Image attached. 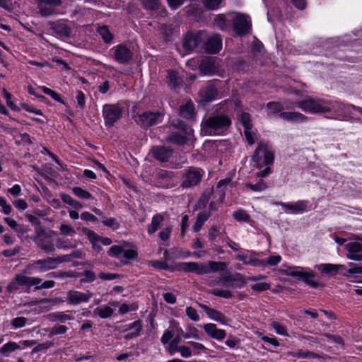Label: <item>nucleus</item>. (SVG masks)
<instances>
[{
	"label": "nucleus",
	"mask_w": 362,
	"mask_h": 362,
	"mask_svg": "<svg viewBox=\"0 0 362 362\" xmlns=\"http://www.w3.org/2000/svg\"><path fill=\"white\" fill-rule=\"evenodd\" d=\"M254 165L257 168H265L257 173L258 177H264L270 173V164L272 163V152L269 150L268 146L263 143H259L252 156Z\"/></svg>",
	"instance_id": "f03ea898"
},
{
	"label": "nucleus",
	"mask_w": 362,
	"mask_h": 362,
	"mask_svg": "<svg viewBox=\"0 0 362 362\" xmlns=\"http://www.w3.org/2000/svg\"><path fill=\"white\" fill-rule=\"evenodd\" d=\"M209 272H222L224 271L227 268V264L223 262H209Z\"/></svg>",
	"instance_id": "49530a36"
},
{
	"label": "nucleus",
	"mask_w": 362,
	"mask_h": 362,
	"mask_svg": "<svg viewBox=\"0 0 362 362\" xmlns=\"http://www.w3.org/2000/svg\"><path fill=\"white\" fill-rule=\"evenodd\" d=\"M24 288L26 289L27 292L29 291V290H28L27 276L25 275V272H23L14 275L7 284L6 290L9 294H11L18 293L21 288Z\"/></svg>",
	"instance_id": "9d476101"
},
{
	"label": "nucleus",
	"mask_w": 362,
	"mask_h": 362,
	"mask_svg": "<svg viewBox=\"0 0 362 362\" xmlns=\"http://www.w3.org/2000/svg\"><path fill=\"white\" fill-rule=\"evenodd\" d=\"M161 29L165 40L168 41L174 34L179 32V25L177 24H164Z\"/></svg>",
	"instance_id": "2f4dec72"
},
{
	"label": "nucleus",
	"mask_w": 362,
	"mask_h": 362,
	"mask_svg": "<svg viewBox=\"0 0 362 362\" xmlns=\"http://www.w3.org/2000/svg\"><path fill=\"white\" fill-rule=\"evenodd\" d=\"M163 115L159 112H144L139 115L136 122L142 128L147 129L151 126L156 125L163 120Z\"/></svg>",
	"instance_id": "1a4fd4ad"
},
{
	"label": "nucleus",
	"mask_w": 362,
	"mask_h": 362,
	"mask_svg": "<svg viewBox=\"0 0 362 362\" xmlns=\"http://www.w3.org/2000/svg\"><path fill=\"white\" fill-rule=\"evenodd\" d=\"M53 346H54V343L52 341H47L44 343L39 344L36 346H35L33 349L32 352L37 353V352L45 351Z\"/></svg>",
	"instance_id": "13d9d810"
},
{
	"label": "nucleus",
	"mask_w": 362,
	"mask_h": 362,
	"mask_svg": "<svg viewBox=\"0 0 362 362\" xmlns=\"http://www.w3.org/2000/svg\"><path fill=\"white\" fill-rule=\"evenodd\" d=\"M49 318L52 321H57L64 323L68 320H72L73 317L63 312H57L49 314Z\"/></svg>",
	"instance_id": "ea45409f"
},
{
	"label": "nucleus",
	"mask_w": 362,
	"mask_h": 362,
	"mask_svg": "<svg viewBox=\"0 0 362 362\" xmlns=\"http://www.w3.org/2000/svg\"><path fill=\"white\" fill-rule=\"evenodd\" d=\"M41 16L49 17L63 13L59 7L62 4V0H35Z\"/></svg>",
	"instance_id": "39448f33"
},
{
	"label": "nucleus",
	"mask_w": 362,
	"mask_h": 362,
	"mask_svg": "<svg viewBox=\"0 0 362 362\" xmlns=\"http://www.w3.org/2000/svg\"><path fill=\"white\" fill-rule=\"evenodd\" d=\"M164 216L161 214H157L152 218L151 224L148 226V233L151 235L153 234L160 226V223L163 221Z\"/></svg>",
	"instance_id": "473e14b6"
},
{
	"label": "nucleus",
	"mask_w": 362,
	"mask_h": 362,
	"mask_svg": "<svg viewBox=\"0 0 362 362\" xmlns=\"http://www.w3.org/2000/svg\"><path fill=\"white\" fill-rule=\"evenodd\" d=\"M231 119L228 115L222 113H214L205 117L202 124V132L205 135H221L231 125Z\"/></svg>",
	"instance_id": "f257e3e1"
},
{
	"label": "nucleus",
	"mask_w": 362,
	"mask_h": 362,
	"mask_svg": "<svg viewBox=\"0 0 362 362\" xmlns=\"http://www.w3.org/2000/svg\"><path fill=\"white\" fill-rule=\"evenodd\" d=\"M180 115L185 119H194L195 117L194 105L192 101H187L180 107Z\"/></svg>",
	"instance_id": "c756f323"
},
{
	"label": "nucleus",
	"mask_w": 362,
	"mask_h": 362,
	"mask_svg": "<svg viewBox=\"0 0 362 362\" xmlns=\"http://www.w3.org/2000/svg\"><path fill=\"white\" fill-rule=\"evenodd\" d=\"M233 217L235 220L238 221L249 222L250 220V215L247 214L246 211L243 209H239L236 211L233 214Z\"/></svg>",
	"instance_id": "3c124183"
},
{
	"label": "nucleus",
	"mask_w": 362,
	"mask_h": 362,
	"mask_svg": "<svg viewBox=\"0 0 362 362\" xmlns=\"http://www.w3.org/2000/svg\"><path fill=\"white\" fill-rule=\"evenodd\" d=\"M37 245L45 252H53L55 250L54 245L51 240V235H44L38 240L34 241Z\"/></svg>",
	"instance_id": "a878e982"
},
{
	"label": "nucleus",
	"mask_w": 362,
	"mask_h": 362,
	"mask_svg": "<svg viewBox=\"0 0 362 362\" xmlns=\"http://www.w3.org/2000/svg\"><path fill=\"white\" fill-rule=\"evenodd\" d=\"M143 329V323L140 320H136L132 323H130L127 325V328L124 329L125 332L131 329H134L133 332H141Z\"/></svg>",
	"instance_id": "bf43d9fd"
},
{
	"label": "nucleus",
	"mask_w": 362,
	"mask_h": 362,
	"mask_svg": "<svg viewBox=\"0 0 362 362\" xmlns=\"http://www.w3.org/2000/svg\"><path fill=\"white\" fill-rule=\"evenodd\" d=\"M56 247L59 249H74L76 247V244L61 238L56 240Z\"/></svg>",
	"instance_id": "603ef678"
},
{
	"label": "nucleus",
	"mask_w": 362,
	"mask_h": 362,
	"mask_svg": "<svg viewBox=\"0 0 362 362\" xmlns=\"http://www.w3.org/2000/svg\"><path fill=\"white\" fill-rule=\"evenodd\" d=\"M95 313H97L101 318H107L112 315L113 309L109 306H104L95 309Z\"/></svg>",
	"instance_id": "de8ad7c7"
},
{
	"label": "nucleus",
	"mask_w": 362,
	"mask_h": 362,
	"mask_svg": "<svg viewBox=\"0 0 362 362\" xmlns=\"http://www.w3.org/2000/svg\"><path fill=\"white\" fill-rule=\"evenodd\" d=\"M348 251L346 257L354 261H362V245L358 242L354 241L347 243L345 245Z\"/></svg>",
	"instance_id": "a211bd4d"
},
{
	"label": "nucleus",
	"mask_w": 362,
	"mask_h": 362,
	"mask_svg": "<svg viewBox=\"0 0 362 362\" xmlns=\"http://www.w3.org/2000/svg\"><path fill=\"white\" fill-rule=\"evenodd\" d=\"M244 134L246 141L250 145L254 144L257 141L256 133L252 130V128L244 129Z\"/></svg>",
	"instance_id": "6e6d98bb"
},
{
	"label": "nucleus",
	"mask_w": 362,
	"mask_h": 362,
	"mask_svg": "<svg viewBox=\"0 0 362 362\" xmlns=\"http://www.w3.org/2000/svg\"><path fill=\"white\" fill-rule=\"evenodd\" d=\"M112 50L113 51L114 59L119 64H127L133 57L132 50L124 45H117Z\"/></svg>",
	"instance_id": "4468645a"
},
{
	"label": "nucleus",
	"mask_w": 362,
	"mask_h": 362,
	"mask_svg": "<svg viewBox=\"0 0 362 362\" xmlns=\"http://www.w3.org/2000/svg\"><path fill=\"white\" fill-rule=\"evenodd\" d=\"M122 114V110L118 105L106 104L103 107V116L105 124L108 127H112L121 118Z\"/></svg>",
	"instance_id": "6e6552de"
},
{
	"label": "nucleus",
	"mask_w": 362,
	"mask_h": 362,
	"mask_svg": "<svg viewBox=\"0 0 362 362\" xmlns=\"http://www.w3.org/2000/svg\"><path fill=\"white\" fill-rule=\"evenodd\" d=\"M283 272L286 273L288 275L303 281L312 288H316L319 286V283L313 280V278L315 276V274L313 272H306L301 267L296 269L290 267L286 270H283Z\"/></svg>",
	"instance_id": "423d86ee"
},
{
	"label": "nucleus",
	"mask_w": 362,
	"mask_h": 362,
	"mask_svg": "<svg viewBox=\"0 0 362 362\" xmlns=\"http://www.w3.org/2000/svg\"><path fill=\"white\" fill-rule=\"evenodd\" d=\"M222 0H202L205 7L214 10L218 8Z\"/></svg>",
	"instance_id": "680f3d73"
},
{
	"label": "nucleus",
	"mask_w": 362,
	"mask_h": 362,
	"mask_svg": "<svg viewBox=\"0 0 362 362\" xmlns=\"http://www.w3.org/2000/svg\"><path fill=\"white\" fill-rule=\"evenodd\" d=\"M40 88L45 94L49 95L54 100L61 103H64V100L61 98V96L55 91L45 86H41Z\"/></svg>",
	"instance_id": "8fccbe9b"
},
{
	"label": "nucleus",
	"mask_w": 362,
	"mask_h": 362,
	"mask_svg": "<svg viewBox=\"0 0 362 362\" xmlns=\"http://www.w3.org/2000/svg\"><path fill=\"white\" fill-rule=\"evenodd\" d=\"M67 262V256L57 257H47L45 259L36 260L33 265L37 267L41 272L55 269L62 262Z\"/></svg>",
	"instance_id": "dca6fc26"
},
{
	"label": "nucleus",
	"mask_w": 362,
	"mask_h": 362,
	"mask_svg": "<svg viewBox=\"0 0 362 362\" xmlns=\"http://www.w3.org/2000/svg\"><path fill=\"white\" fill-rule=\"evenodd\" d=\"M47 25L54 33L61 37L69 38L71 36L72 28L65 20L49 21Z\"/></svg>",
	"instance_id": "ddd939ff"
},
{
	"label": "nucleus",
	"mask_w": 362,
	"mask_h": 362,
	"mask_svg": "<svg viewBox=\"0 0 362 362\" xmlns=\"http://www.w3.org/2000/svg\"><path fill=\"white\" fill-rule=\"evenodd\" d=\"M240 120L241 124L244 127V129L252 128V124L251 122V116L249 113H241Z\"/></svg>",
	"instance_id": "5fc2aeb1"
},
{
	"label": "nucleus",
	"mask_w": 362,
	"mask_h": 362,
	"mask_svg": "<svg viewBox=\"0 0 362 362\" xmlns=\"http://www.w3.org/2000/svg\"><path fill=\"white\" fill-rule=\"evenodd\" d=\"M82 231L86 234L89 240L98 239V240L104 245H110L112 243V240L107 237H101L96 234L93 230H91L87 228H83Z\"/></svg>",
	"instance_id": "7c9ffc66"
},
{
	"label": "nucleus",
	"mask_w": 362,
	"mask_h": 362,
	"mask_svg": "<svg viewBox=\"0 0 362 362\" xmlns=\"http://www.w3.org/2000/svg\"><path fill=\"white\" fill-rule=\"evenodd\" d=\"M279 117L289 122L303 123L308 120V117L302 113L297 112H282Z\"/></svg>",
	"instance_id": "393cba45"
},
{
	"label": "nucleus",
	"mask_w": 362,
	"mask_h": 362,
	"mask_svg": "<svg viewBox=\"0 0 362 362\" xmlns=\"http://www.w3.org/2000/svg\"><path fill=\"white\" fill-rule=\"evenodd\" d=\"M329 112L333 111L337 116L345 117L352 104H345L339 101L327 100Z\"/></svg>",
	"instance_id": "412c9836"
},
{
	"label": "nucleus",
	"mask_w": 362,
	"mask_h": 362,
	"mask_svg": "<svg viewBox=\"0 0 362 362\" xmlns=\"http://www.w3.org/2000/svg\"><path fill=\"white\" fill-rule=\"evenodd\" d=\"M203 327L210 337L216 340H223L226 336V331L221 329H218L215 324L208 323L204 325Z\"/></svg>",
	"instance_id": "b1692460"
},
{
	"label": "nucleus",
	"mask_w": 362,
	"mask_h": 362,
	"mask_svg": "<svg viewBox=\"0 0 362 362\" xmlns=\"http://www.w3.org/2000/svg\"><path fill=\"white\" fill-rule=\"evenodd\" d=\"M214 25L218 29L225 30L228 28V23L223 14L217 15L214 21Z\"/></svg>",
	"instance_id": "c03bdc74"
},
{
	"label": "nucleus",
	"mask_w": 362,
	"mask_h": 362,
	"mask_svg": "<svg viewBox=\"0 0 362 362\" xmlns=\"http://www.w3.org/2000/svg\"><path fill=\"white\" fill-rule=\"evenodd\" d=\"M181 341V337L179 335H177L175 338L172 339V341L169 344L168 346V352L170 354H173L176 351H177V349H179L180 346H177V344Z\"/></svg>",
	"instance_id": "4d7b16f0"
},
{
	"label": "nucleus",
	"mask_w": 362,
	"mask_h": 362,
	"mask_svg": "<svg viewBox=\"0 0 362 362\" xmlns=\"http://www.w3.org/2000/svg\"><path fill=\"white\" fill-rule=\"evenodd\" d=\"M68 328L65 325H55L50 330V335L62 334L66 332Z\"/></svg>",
	"instance_id": "e2e57ef3"
},
{
	"label": "nucleus",
	"mask_w": 362,
	"mask_h": 362,
	"mask_svg": "<svg viewBox=\"0 0 362 362\" xmlns=\"http://www.w3.org/2000/svg\"><path fill=\"white\" fill-rule=\"evenodd\" d=\"M175 177L173 171H168L163 169H158L153 173V177L160 185L163 182L170 181Z\"/></svg>",
	"instance_id": "cd10ccee"
},
{
	"label": "nucleus",
	"mask_w": 362,
	"mask_h": 362,
	"mask_svg": "<svg viewBox=\"0 0 362 362\" xmlns=\"http://www.w3.org/2000/svg\"><path fill=\"white\" fill-rule=\"evenodd\" d=\"M27 319L24 317H18L11 321V325L14 328H21L25 325Z\"/></svg>",
	"instance_id": "338daca9"
},
{
	"label": "nucleus",
	"mask_w": 362,
	"mask_h": 362,
	"mask_svg": "<svg viewBox=\"0 0 362 362\" xmlns=\"http://www.w3.org/2000/svg\"><path fill=\"white\" fill-rule=\"evenodd\" d=\"M144 8L148 10H157L160 6L159 0H139Z\"/></svg>",
	"instance_id": "37998d69"
},
{
	"label": "nucleus",
	"mask_w": 362,
	"mask_h": 362,
	"mask_svg": "<svg viewBox=\"0 0 362 362\" xmlns=\"http://www.w3.org/2000/svg\"><path fill=\"white\" fill-rule=\"evenodd\" d=\"M246 284L242 274L236 273L232 276L231 282L229 285L230 287L241 288Z\"/></svg>",
	"instance_id": "a19ab883"
},
{
	"label": "nucleus",
	"mask_w": 362,
	"mask_h": 362,
	"mask_svg": "<svg viewBox=\"0 0 362 362\" xmlns=\"http://www.w3.org/2000/svg\"><path fill=\"white\" fill-rule=\"evenodd\" d=\"M327 103L326 100L314 99L312 98L298 101L296 103L292 102H286L284 103L287 109L293 108L294 107L298 106L304 112L314 114L328 112L329 109L328 107H327Z\"/></svg>",
	"instance_id": "7ed1b4c3"
},
{
	"label": "nucleus",
	"mask_w": 362,
	"mask_h": 362,
	"mask_svg": "<svg viewBox=\"0 0 362 362\" xmlns=\"http://www.w3.org/2000/svg\"><path fill=\"white\" fill-rule=\"evenodd\" d=\"M236 259L242 261L245 264L260 266L262 264V262L257 259L253 254L251 255H238Z\"/></svg>",
	"instance_id": "72a5a7b5"
},
{
	"label": "nucleus",
	"mask_w": 362,
	"mask_h": 362,
	"mask_svg": "<svg viewBox=\"0 0 362 362\" xmlns=\"http://www.w3.org/2000/svg\"><path fill=\"white\" fill-rule=\"evenodd\" d=\"M211 319L221 322L222 324H226L228 322L226 316L221 313L220 311L212 308L210 313L208 315Z\"/></svg>",
	"instance_id": "79ce46f5"
},
{
	"label": "nucleus",
	"mask_w": 362,
	"mask_h": 362,
	"mask_svg": "<svg viewBox=\"0 0 362 362\" xmlns=\"http://www.w3.org/2000/svg\"><path fill=\"white\" fill-rule=\"evenodd\" d=\"M308 204V201L301 200L295 203H281L280 204L289 213L301 214L306 211Z\"/></svg>",
	"instance_id": "5701e85b"
},
{
	"label": "nucleus",
	"mask_w": 362,
	"mask_h": 362,
	"mask_svg": "<svg viewBox=\"0 0 362 362\" xmlns=\"http://www.w3.org/2000/svg\"><path fill=\"white\" fill-rule=\"evenodd\" d=\"M288 355L292 356L293 357H297L300 358H320V356L316 353L310 351H304L303 349H299L296 351H290L288 353Z\"/></svg>",
	"instance_id": "f704fd0d"
},
{
	"label": "nucleus",
	"mask_w": 362,
	"mask_h": 362,
	"mask_svg": "<svg viewBox=\"0 0 362 362\" xmlns=\"http://www.w3.org/2000/svg\"><path fill=\"white\" fill-rule=\"evenodd\" d=\"M97 32L105 43H110L113 39V35L107 25L98 26Z\"/></svg>",
	"instance_id": "c9c22d12"
},
{
	"label": "nucleus",
	"mask_w": 362,
	"mask_h": 362,
	"mask_svg": "<svg viewBox=\"0 0 362 362\" xmlns=\"http://www.w3.org/2000/svg\"><path fill=\"white\" fill-rule=\"evenodd\" d=\"M206 34L202 30L198 32H189L183 38V47L187 51L195 49L205 38Z\"/></svg>",
	"instance_id": "9b49d317"
},
{
	"label": "nucleus",
	"mask_w": 362,
	"mask_h": 362,
	"mask_svg": "<svg viewBox=\"0 0 362 362\" xmlns=\"http://www.w3.org/2000/svg\"><path fill=\"white\" fill-rule=\"evenodd\" d=\"M233 27L235 33L238 36L248 34L252 28V22L249 16L238 13L233 19Z\"/></svg>",
	"instance_id": "0eeeda50"
},
{
	"label": "nucleus",
	"mask_w": 362,
	"mask_h": 362,
	"mask_svg": "<svg viewBox=\"0 0 362 362\" xmlns=\"http://www.w3.org/2000/svg\"><path fill=\"white\" fill-rule=\"evenodd\" d=\"M204 175V171L199 168L189 167L182 172L180 187L184 189L192 188L198 185Z\"/></svg>",
	"instance_id": "20e7f679"
},
{
	"label": "nucleus",
	"mask_w": 362,
	"mask_h": 362,
	"mask_svg": "<svg viewBox=\"0 0 362 362\" xmlns=\"http://www.w3.org/2000/svg\"><path fill=\"white\" fill-rule=\"evenodd\" d=\"M199 95L201 102L204 103H210L216 100L218 96V91L215 81H209L200 89Z\"/></svg>",
	"instance_id": "f8f14e48"
},
{
	"label": "nucleus",
	"mask_w": 362,
	"mask_h": 362,
	"mask_svg": "<svg viewBox=\"0 0 362 362\" xmlns=\"http://www.w3.org/2000/svg\"><path fill=\"white\" fill-rule=\"evenodd\" d=\"M200 72L204 75L211 76L218 72V67L215 60L211 57H206L202 59L199 66Z\"/></svg>",
	"instance_id": "aec40b11"
},
{
	"label": "nucleus",
	"mask_w": 362,
	"mask_h": 362,
	"mask_svg": "<svg viewBox=\"0 0 362 362\" xmlns=\"http://www.w3.org/2000/svg\"><path fill=\"white\" fill-rule=\"evenodd\" d=\"M182 80L177 76L175 71H169L168 74V86L171 88H176L181 84Z\"/></svg>",
	"instance_id": "58836bf2"
},
{
	"label": "nucleus",
	"mask_w": 362,
	"mask_h": 362,
	"mask_svg": "<svg viewBox=\"0 0 362 362\" xmlns=\"http://www.w3.org/2000/svg\"><path fill=\"white\" fill-rule=\"evenodd\" d=\"M18 349H20V346L18 344L11 341L5 344L0 348V353L4 355H7L8 353Z\"/></svg>",
	"instance_id": "a18cd8bd"
},
{
	"label": "nucleus",
	"mask_w": 362,
	"mask_h": 362,
	"mask_svg": "<svg viewBox=\"0 0 362 362\" xmlns=\"http://www.w3.org/2000/svg\"><path fill=\"white\" fill-rule=\"evenodd\" d=\"M222 47V40L219 35L215 34L208 38L205 43V49L210 54H216Z\"/></svg>",
	"instance_id": "4be33fe9"
},
{
	"label": "nucleus",
	"mask_w": 362,
	"mask_h": 362,
	"mask_svg": "<svg viewBox=\"0 0 362 362\" xmlns=\"http://www.w3.org/2000/svg\"><path fill=\"white\" fill-rule=\"evenodd\" d=\"M60 233L63 235L73 236L76 234V230L74 228L66 224H62L59 227Z\"/></svg>",
	"instance_id": "052dcab7"
},
{
	"label": "nucleus",
	"mask_w": 362,
	"mask_h": 362,
	"mask_svg": "<svg viewBox=\"0 0 362 362\" xmlns=\"http://www.w3.org/2000/svg\"><path fill=\"white\" fill-rule=\"evenodd\" d=\"M151 151L153 157L160 162L168 161L173 152L172 148L163 146H153Z\"/></svg>",
	"instance_id": "6ab92c4d"
},
{
	"label": "nucleus",
	"mask_w": 362,
	"mask_h": 362,
	"mask_svg": "<svg viewBox=\"0 0 362 362\" xmlns=\"http://www.w3.org/2000/svg\"><path fill=\"white\" fill-rule=\"evenodd\" d=\"M123 252H124V250H123L122 247H121L119 245H113L109 249L107 254L109 256L117 257Z\"/></svg>",
	"instance_id": "0e129e2a"
},
{
	"label": "nucleus",
	"mask_w": 362,
	"mask_h": 362,
	"mask_svg": "<svg viewBox=\"0 0 362 362\" xmlns=\"http://www.w3.org/2000/svg\"><path fill=\"white\" fill-rule=\"evenodd\" d=\"M92 296L93 293L89 291L82 293L76 290H69L66 292V301L70 305H77L88 303Z\"/></svg>",
	"instance_id": "2eb2a0df"
},
{
	"label": "nucleus",
	"mask_w": 362,
	"mask_h": 362,
	"mask_svg": "<svg viewBox=\"0 0 362 362\" xmlns=\"http://www.w3.org/2000/svg\"><path fill=\"white\" fill-rule=\"evenodd\" d=\"M4 97L6 99L7 105L13 110H16L17 107L12 101L11 98L12 95L9 93L6 89H3Z\"/></svg>",
	"instance_id": "69168bd1"
},
{
	"label": "nucleus",
	"mask_w": 362,
	"mask_h": 362,
	"mask_svg": "<svg viewBox=\"0 0 362 362\" xmlns=\"http://www.w3.org/2000/svg\"><path fill=\"white\" fill-rule=\"evenodd\" d=\"M171 124L173 127L182 131V132L185 134H187V135H192L193 134V129L190 127L187 126L185 124V122L182 120H180V119L173 120Z\"/></svg>",
	"instance_id": "4c0bfd02"
},
{
	"label": "nucleus",
	"mask_w": 362,
	"mask_h": 362,
	"mask_svg": "<svg viewBox=\"0 0 362 362\" xmlns=\"http://www.w3.org/2000/svg\"><path fill=\"white\" fill-rule=\"evenodd\" d=\"M210 216L209 213L200 212L197 214V220L193 226V229L195 232H198L202 227L203 224Z\"/></svg>",
	"instance_id": "e433bc0d"
},
{
	"label": "nucleus",
	"mask_w": 362,
	"mask_h": 362,
	"mask_svg": "<svg viewBox=\"0 0 362 362\" xmlns=\"http://www.w3.org/2000/svg\"><path fill=\"white\" fill-rule=\"evenodd\" d=\"M178 269L185 272H193L198 275H203L209 273L207 266L198 262H182L178 265Z\"/></svg>",
	"instance_id": "f3484780"
},
{
	"label": "nucleus",
	"mask_w": 362,
	"mask_h": 362,
	"mask_svg": "<svg viewBox=\"0 0 362 362\" xmlns=\"http://www.w3.org/2000/svg\"><path fill=\"white\" fill-rule=\"evenodd\" d=\"M315 267L322 274L334 275L336 274L339 269H342L344 266L341 264H320L315 265Z\"/></svg>",
	"instance_id": "bb28decb"
},
{
	"label": "nucleus",
	"mask_w": 362,
	"mask_h": 362,
	"mask_svg": "<svg viewBox=\"0 0 362 362\" xmlns=\"http://www.w3.org/2000/svg\"><path fill=\"white\" fill-rule=\"evenodd\" d=\"M73 193L78 197L83 199H89L92 198V195L88 191L83 189L79 187H74L72 188Z\"/></svg>",
	"instance_id": "09e8293b"
},
{
	"label": "nucleus",
	"mask_w": 362,
	"mask_h": 362,
	"mask_svg": "<svg viewBox=\"0 0 362 362\" xmlns=\"http://www.w3.org/2000/svg\"><path fill=\"white\" fill-rule=\"evenodd\" d=\"M191 136L184 133L181 134L177 132H173L166 137L165 140L169 143L182 146L187 143Z\"/></svg>",
	"instance_id": "c85d7f7f"
},
{
	"label": "nucleus",
	"mask_w": 362,
	"mask_h": 362,
	"mask_svg": "<svg viewBox=\"0 0 362 362\" xmlns=\"http://www.w3.org/2000/svg\"><path fill=\"white\" fill-rule=\"evenodd\" d=\"M102 223L110 228H112L113 229H117L119 227V223L117 221L116 218H110L107 219H105L102 221Z\"/></svg>",
	"instance_id": "774afa93"
},
{
	"label": "nucleus",
	"mask_w": 362,
	"mask_h": 362,
	"mask_svg": "<svg viewBox=\"0 0 362 362\" xmlns=\"http://www.w3.org/2000/svg\"><path fill=\"white\" fill-rule=\"evenodd\" d=\"M209 293L215 296L222 297L227 299L230 298L233 296L232 293L230 291L223 289L215 288L211 290Z\"/></svg>",
	"instance_id": "864d4df0"
}]
</instances>
